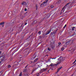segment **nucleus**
Instances as JSON below:
<instances>
[{
    "mask_svg": "<svg viewBox=\"0 0 76 76\" xmlns=\"http://www.w3.org/2000/svg\"><path fill=\"white\" fill-rule=\"evenodd\" d=\"M24 76H29V75L28 73H25L24 75Z\"/></svg>",
    "mask_w": 76,
    "mask_h": 76,
    "instance_id": "obj_15",
    "label": "nucleus"
},
{
    "mask_svg": "<svg viewBox=\"0 0 76 76\" xmlns=\"http://www.w3.org/2000/svg\"><path fill=\"white\" fill-rule=\"evenodd\" d=\"M38 60V58H36L35 60L34 61V62H36L37 61V60Z\"/></svg>",
    "mask_w": 76,
    "mask_h": 76,
    "instance_id": "obj_18",
    "label": "nucleus"
},
{
    "mask_svg": "<svg viewBox=\"0 0 76 76\" xmlns=\"http://www.w3.org/2000/svg\"><path fill=\"white\" fill-rule=\"evenodd\" d=\"M25 10L26 12L27 10V9L26 8H25Z\"/></svg>",
    "mask_w": 76,
    "mask_h": 76,
    "instance_id": "obj_35",
    "label": "nucleus"
},
{
    "mask_svg": "<svg viewBox=\"0 0 76 76\" xmlns=\"http://www.w3.org/2000/svg\"><path fill=\"white\" fill-rule=\"evenodd\" d=\"M58 46H59V45H58Z\"/></svg>",
    "mask_w": 76,
    "mask_h": 76,
    "instance_id": "obj_44",
    "label": "nucleus"
},
{
    "mask_svg": "<svg viewBox=\"0 0 76 76\" xmlns=\"http://www.w3.org/2000/svg\"><path fill=\"white\" fill-rule=\"evenodd\" d=\"M53 64H50V67L51 68L52 67H53Z\"/></svg>",
    "mask_w": 76,
    "mask_h": 76,
    "instance_id": "obj_16",
    "label": "nucleus"
},
{
    "mask_svg": "<svg viewBox=\"0 0 76 76\" xmlns=\"http://www.w3.org/2000/svg\"><path fill=\"white\" fill-rule=\"evenodd\" d=\"M34 23L35 24V23H37V21L36 20H35V21H34Z\"/></svg>",
    "mask_w": 76,
    "mask_h": 76,
    "instance_id": "obj_21",
    "label": "nucleus"
},
{
    "mask_svg": "<svg viewBox=\"0 0 76 76\" xmlns=\"http://www.w3.org/2000/svg\"><path fill=\"white\" fill-rule=\"evenodd\" d=\"M22 4L23 6H26V3L25 1L23 2L22 3Z\"/></svg>",
    "mask_w": 76,
    "mask_h": 76,
    "instance_id": "obj_6",
    "label": "nucleus"
},
{
    "mask_svg": "<svg viewBox=\"0 0 76 76\" xmlns=\"http://www.w3.org/2000/svg\"><path fill=\"white\" fill-rule=\"evenodd\" d=\"M64 47L62 48L61 49L62 51H63V50H64Z\"/></svg>",
    "mask_w": 76,
    "mask_h": 76,
    "instance_id": "obj_27",
    "label": "nucleus"
},
{
    "mask_svg": "<svg viewBox=\"0 0 76 76\" xmlns=\"http://www.w3.org/2000/svg\"><path fill=\"white\" fill-rule=\"evenodd\" d=\"M51 8H53V7H54V6L53 5H51V6H50Z\"/></svg>",
    "mask_w": 76,
    "mask_h": 76,
    "instance_id": "obj_29",
    "label": "nucleus"
},
{
    "mask_svg": "<svg viewBox=\"0 0 76 76\" xmlns=\"http://www.w3.org/2000/svg\"><path fill=\"white\" fill-rule=\"evenodd\" d=\"M2 58H1V61H4V59H5V58H6V57H5V56H2Z\"/></svg>",
    "mask_w": 76,
    "mask_h": 76,
    "instance_id": "obj_7",
    "label": "nucleus"
},
{
    "mask_svg": "<svg viewBox=\"0 0 76 76\" xmlns=\"http://www.w3.org/2000/svg\"><path fill=\"white\" fill-rule=\"evenodd\" d=\"M46 70H47V68H43L42 69V71L43 72H45V71H46Z\"/></svg>",
    "mask_w": 76,
    "mask_h": 76,
    "instance_id": "obj_13",
    "label": "nucleus"
},
{
    "mask_svg": "<svg viewBox=\"0 0 76 76\" xmlns=\"http://www.w3.org/2000/svg\"><path fill=\"white\" fill-rule=\"evenodd\" d=\"M69 4V3L67 4L65 6L62 8V9L61 10V12H64V10L66 9V6H68V4Z\"/></svg>",
    "mask_w": 76,
    "mask_h": 76,
    "instance_id": "obj_1",
    "label": "nucleus"
},
{
    "mask_svg": "<svg viewBox=\"0 0 76 76\" xmlns=\"http://www.w3.org/2000/svg\"><path fill=\"white\" fill-rule=\"evenodd\" d=\"M61 13H62V12H61L60 13V15H61Z\"/></svg>",
    "mask_w": 76,
    "mask_h": 76,
    "instance_id": "obj_39",
    "label": "nucleus"
},
{
    "mask_svg": "<svg viewBox=\"0 0 76 76\" xmlns=\"http://www.w3.org/2000/svg\"><path fill=\"white\" fill-rule=\"evenodd\" d=\"M47 4V3H46V2H44L42 4H41L40 5L41 7H43L44 6H46Z\"/></svg>",
    "mask_w": 76,
    "mask_h": 76,
    "instance_id": "obj_3",
    "label": "nucleus"
},
{
    "mask_svg": "<svg viewBox=\"0 0 76 76\" xmlns=\"http://www.w3.org/2000/svg\"><path fill=\"white\" fill-rule=\"evenodd\" d=\"M66 25H65L64 26V28H66Z\"/></svg>",
    "mask_w": 76,
    "mask_h": 76,
    "instance_id": "obj_33",
    "label": "nucleus"
},
{
    "mask_svg": "<svg viewBox=\"0 0 76 76\" xmlns=\"http://www.w3.org/2000/svg\"><path fill=\"white\" fill-rule=\"evenodd\" d=\"M26 71H27V69H24L23 70V72L25 73V72H26Z\"/></svg>",
    "mask_w": 76,
    "mask_h": 76,
    "instance_id": "obj_14",
    "label": "nucleus"
},
{
    "mask_svg": "<svg viewBox=\"0 0 76 76\" xmlns=\"http://www.w3.org/2000/svg\"><path fill=\"white\" fill-rule=\"evenodd\" d=\"M61 63V61H58L57 63L56 64H55V66H57V65H58V64H60V63Z\"/></svg>",
    "mask_w": 76,
    "mask_h": 76,
    "instance_id": "obj_5",
    "label": "nucleus"
},
{
    "mask_svg": "<svg viewBox=\"0 0 76 76\" xmlns=\"http://www.w3.org/2000/svg\"><path fill=\"white\" fill-rule=\"evenodd\" d=\"M52 70H53V69H51Z\"/></svg>",
    "mask_w": 76,
    "mask_h": 76,
    "instance_id": "obj_45",
    "label": "nucleus"
},
{
    "mask_svg": "<svg viewBox=\"0 0 76 76\" xmlns=\"http://www.w3.org/2000/svg\"><path fill=\"white\" fill-rule=\"evenodd\" d=\"M76 63V61H75L74 62H73L72 64H73L74 63Z\"/></svg>",
    "mask_w": 76,
    "mask_h": 76,
    "instance_id": "obj_32",
    "label": "nucleus"
},
{
    "mask_svg": "<svg viewBox=\"0 0 76 76\" xmlns=\"http://www.w3.org/2000/svg\"><path fill=\"white\" fill-rule=\"evenodd\" d=\"M27 23H25V25H26V24H27Z\"/></svg>",
    "mask_w": 76,
    "mask_h": 76,
    "instance_id": "obj_37",
    "label": "nucleus"
},
{
    "mask_svg": "<svg viewBox=\"0 0 76 76\" xmlns=\"http://www.w3.org/2000/svg\"><path fill=\"white\" fill-rule=\"evenodd\" d=\"M75 27H73L72 28V31H74V28H75Z\"/></svg>",
    "mask_w": 76,
    "mask_h": 76,
    "instance_id": "obj_22",
    "label": "nucleus"
},
{
    "mask_svg": "<svg viewBox=\"0 0 76 76\" xmlns=\"http://www.w3.org/2000/svg\"><path fill=\"white\" fill-rule=\"evenodd\" d=\"M48 1V0H46L44 2L47 3V1Z\"/></svg>",
    "mask_w": 76,
    "mask_h": 76,
    "instance_id": "obj_25",
    "label": "nucleus"
},
{
    "mask_svg": "<svg viewBox=\"0 0 76 76\" xmlns=\"http://www.w3.org/2000/svg\"><path fill=\"white\" fill-rule=\"evenodd\" d=\"M59 61H60L61 62H62L63 61H64V58H63L62 57H60L58 59Z\"/></svg>",
    "mask_w": 76,
    "mask_h": 76,
    "instance_id": "obj_2",
    "label": "nucleus"
},
{
    "mask_svg": "<svg viewBox=\"0 0 76 76\" xmlns=\"http://www.w3.org/2000/svg\"><path fill=\"white\" fill-rule=\"evenodd\" d=\"M1 62H0V64H1Z\"/></svg>",
    "mask_w": 76,
    "mask_h": 76,
    "instance_id": "obj_41",
    "label": "nucleus"
},
{
    "mask_svg": "<svg viewBox=\"0 0 76 76\" xmlns=\"http://www.w3.org/2000/svg\"><path fill=\"white\" fill-rule=\"evenodd\" d=\"M35 64H32V65H31V67H35Z\"/></svg>",
    "mask_w": 76,
    "mask_h": 76,
    "instance_id": "obj_17",
    "label": "nucleus"
},
{
    "mask_svg": "<svg viewBox=\"0 0 76 76\" xmlns=\"http://www.w3.org/2000/svg\"><path fill=\"white\" fill-rule=\"evenodd\" d=\"M56 32H57V31H56Z\"/></svg>",
    "mask_w": 76,
    "mask_h": 76,
    "instance_id": "obj_43",
    "label": "nucleus"
},
{
    "mask_svg": "<svg viewBox=\"0 0 76 76\" xmlns=\"http://www.w3.org/2000/svg\"><path fill=\"white\" fill-rule=\"evenodd\" d=\"M56 58H50V59H56Z\"/></svg>",
    "mask_w": 76,
    "mask_h": 76,
    "instance_id": "obj_28",
    "label": "nucleus"
},
{
    "mask_svg": "<svg viewBox=\"0 0 76 76\" xmlns=\"http://www.w3.org/2000/svg\"><path fill=\"white\" fill-rule=\"evenodd\" d=\"M61 3V0H58L56 2V4H60Z\"/></svg>",
    "mask_w": 76,
    "mask_h": 76,
    "instance_id": "obj_10",
    "label": "nucleus"
},
{
    "mask_svg": "<svg viewBox=\"0 0 76 76\" xmlns=\"http://www.w3.org/2000/svg\"><path fill=\"white\" fill-rule=\"evenodd\" d=\"M38 34H39V35H41V31H39Z\"/></svg>",
    "mask_w": 76,
    "mask_h": 76,
    "instance_id": "obj_20",
    "label": "nucleus"
},
{
    "mask_svg": "<svg viewBox=\"0 0 76 76\" xmlns=\"http://www.w3.org/2000/svg\"><path fill=\"white\" fill-rule=\"evenodd\" d=\"M36 7L37 9L38 8V5L37 4L36 5Z\"/></svg>",
    "mask_w": 76,
    "mask_h": 76,
    "instance_id": "obj_24",
    "label": "nucleus"
},
{
    "mask_svg": "<svg viewBox=\"0 0 76 76\" xmlns=\"http://www.w3.org/2000/svg\"><path fill=\"white\" fill-rule=\"evenodd\" d=\"M1 51H0V54H1Z\"/></svg>",
    "mask_w": 76,
    "mask_h": 76,
    "instance_id": "obj_40",
    "label": "nucleus"
},
{
    "mask_svg": "<svg viewBox=\"0 0 76 76\" xmlns=\"http://www.w3.org/2000/svg\"><path fill=\"white\" fill-rule=\"evenodd\" d=\"M58 44H59V45H61V42H59Z\"/></svg>",
    "mask_w": 76,
    "mask_h": 76,
    "instance_id": "obj_30",
    "label": "nucleus"
},
{
    "mask_svg": "<svg viewBox=\"0 0 76 76\" xmlns=\"http://www.w3.org/2000/svg\"><path fill=\"white\" fill-rule=\"evenodd\" d=\"M48 50L49 51H51V49H50V48H48Z\"/></svg>",
    "mask_w": 76,
    "mask_h": 76,
    "instance_id": "obj_31",
    "label": "nucleus"
},
{
    "mask_svg": "<svg viewBox=\"0 0 76 76\" xmlns=\"http://www.w3.org/2000/svg\"><path fill=\"white\" fill-rule=\"evenodd\" d=\"M39 73H37V76H39Z\"/></svg>",
    "mask_w": 76,
    "mask_h": 76,
    "instance_id": "obj_26",
    "label": "nucleus"
},
{
    "mask_svg": "<svg viewBox=\"0 0 76 76\" xmlns=\"http://www.w3.org/2000/svg\"><path fill=\"white\" fill-rule=\"evenodd\" d=\"M28 66V65H27L26 67H25V68H26Z\"/></svg>",
    "mask_w": 76,
    "mask_h": 76,
    "instance_id": "obj_34",
    "label": "nucleus"
},
{
    "mask_svg": "<svg viewBox=\"0 0 76 76\" xmlns=\"http://www.w3.org/2000/svg\"><path fill=\"white\" fill-rule=\"evenodd\" d=\"M8 68H10L11 67V66L10 65H8Z\"/></svg>",
    "mask_w": 76,
    "mask_h": 76,
    "instance_id": "obj_23",
    "label": "nucleus"
},
{
    "mask_svg": "<svg viewBox=\"0 0 76 76\" xmlns=\"http://www.w3.org/2000/svg\"><path fill=\"white\" fill-rule=\"evenodd\" d=\"M33 62L32 61H31L30 62V63H31H31H32Z\"/></svg>",
    "mask_w": 76,
    "mask_h": 76,
    "instance_id": "obj_36",
    "label": "nucleus"
},
{
    "mask_svg": "<svg viewBox=\"0 0 76 76\" xmlns=\"http://www.w3.org/2000/svg\"><path fill=\"white\" fill-rule=\"evenodd\" d=\"M50 32H51V31H48L45 34V35H48V34L50 33Z\"/></svg>",
    "mask_w": 76,
    "mask_h": 76,
    "instance_id": "obj_8",
    "label": "nucleus"
},
{
    "mask_svg": "<svg viewBox=\"0 0 76 76\" xmlns=\"http://www.w3.org/2000/svg\"><path fill=\"white\" fill-rule=\"evenodd\" d=\"M76 31H75V34H76Z\"/></svg>",
    "mask_w": 76,
    "mask_h": 76,
    "instance_id": "obj_38",
    "label": "nucleus"
},
{
    "mask_svg": "<svg viewBox=\"0 0 76 76\" xmlns=\"http://www.w3.org/2000/svg\"><path fill=\"white\" fill-rule=\"evenodd\" d=\"M38 68V67H37V68H35L34 69L32 70V72H34L36 70H37Z\"/></svg>",
    "mask_w": 76,
    "mask_h": 76,
    "instance_id": "obj_9",
    "label": "nucleus"
},
{
    "mask_svg": "<svg viewBox=\"0 0 76 76\" xmlns=\"http://www.w3.org/2000/svg\"><path fill=\"white\" fill-rule=\"evenodd\" d=\"M4 22H3L0 23V25H2V27H4V26L3 25L4 24Z\"/></svg>",
    "mask_w": 76,
    "mask_h": 76,
    "instance_id": "obj_12",
    "label": "nucleus"
},
{
    "mask_svg": "<svg viewBox=\"0 0 76 76\" xmlns=\"http://www.w3.org/2000/svg\"><path fill=\"white\" fill-rule=\"evenodd\" d=\"M36 58V56L34 55L31 58V60H34Z\"/></svg>",
    "mask_w": 76,
    "mask_h": 76,
    "instance_id": "obj_4",
    "label": "nucleus"
},
{
    "mask_svg": "<svg viewBox=\"0 0 76 76\" xmlns=\"http://www.w3.org/2000/svg\"><path fill=\"white\" fill-rule=\"evenodd\" d=\"M53 34H55V33H53Z\"/></svg>",
    "mask_w": 76,
    "mask_h": 76,
    "instance_id": "obj_42",
    "label": "nucleus"
},
{
    "mask_svg": "<svg viewBox=\"0 0 76 76\" xmlns=\"http://www.w3.org/2000/svg\"><path fill=\"white\" fill-rule=\"evenodd\" d=\"M22 72H21L19 75V76H22Z\"/></svg>",
    "mask_w": 76,
    "mask_h": 76,
    "instance_id": "obj_19",
    "label": "nucleus"
},
{
    "mask_svg": "<svg viewBox=\"0 0 76 76\" xmlns=\"http://www.w3.org/2000/svg\"><path fill=\"white\" fill-rule=\"evenodd\" d=\"M63 67L61 66V67L59 68H58V71H57V72H59V71H60V70H61V69H62Z\"/></svg>",
    "mask_w": 76,
    "mask_h": 76,
    "instance_id": "obj_11",
    "label": "nucleus"
}]
</instances>
